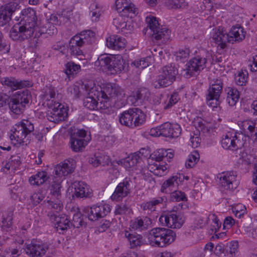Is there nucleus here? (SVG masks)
<instances>
[{"label":"nucleus","mask_w":257,"mask_h":257,"mask_svg":"<svg viewBox=\"0 0 257 257\" xmlns=\"http://www.w3.org/2000/svg\"><path fill=\"white\" fill-rule=\"evenodd\" d=\"M68 93L75 98L86 96L87 94L96 93V86L92 81L76 82L68 89Z\"/></svg>","instance_id":"nucleus-12"},{"label":"nucleus","mask_w":257,"mask_h":257,"mask_svg":"<svg viewBox=\"0 0 257 257\" xmlns=\"http://www.w3.org/2000/svg\"><path fill=\"white\" fill-rule=\"evenodd\" d=\"M248 139L243 133L228 132L222 138V147L227 150L236 151L242 149L247 144Z\"/></svg>","instance_id":"nucleus-5"},{"label":"nucleus","mask_w":257,"mask_h":257,"mask_svg":"<svg viewBox=\"0 0 257 257\" xmlns=\"http://www.w3.org/2000/svg\"><path fill=\"white\" fill-rule=\"evenodd\" d=\"M228 251L232 256H236L238 251V242L237 241H232L228 244Z\"/></svg>","instance_id":"nucleus-61"},{"label":"nucleus","mask_w":257,"mask_h":257,"mask_svg":"<svg viewBox=\"0 0 257 257\" xmlns=\"http://www.w3.org/2000/svg\"><path fill=\"white\" fill-rule=\"evenodd\" d=\"M163 225L172 228H180L184 222L181 214L177 211H170L164 213L159 218Z\"/></svg>","instance_id":"nucleus-15"},{"label":"nucleus","mask_w":257,"mask_h":257,"mask_svg":"<svg viewBox=\"0 0 257 257\" xmlns=\"http://www.w3.org/2000/svg\"><path fill=\"white\" fill-rule=\"evenodd\" d=\"M57 91L55 87L53 86H49L46 88L44 93V99L48 103L50 101H53V103L54 102H57L55 100Z\"/></svg>","instance_id":"nucleus-52"},{"label":"nucleus","mask_w":257,"mask_h":257,"mask_svg":"<svg viewBox=\"0 0 257 257\" xmlns=\"http://www.w3.org/2000/svg\"><path fill=\"white\" fill-rule=\"evenodd\" d=\"M175 80L165 76L162 73L157 78V80L154 82V87L158 88L161 87H167L171 85Z\"/></svg>","instance_id":"nucleus-45"},{"label":"nucleus","mask_w":257,"mask_h":257,"mask_svg":"<svg viewBox=\"0 0 257 257\" xmlns=\"http://www.w3.org/2000/svg\"><path fill=\"white\" fill-rule=\"evenodd\" d=\"M34 33L22 23L15 25L10 30V37L14 41H23L30 38Z\"/></svg>","instance_id":"nucleus-19"},{"label":"nucleus","mask_w":257,"mask_h":257,"mask_svg":"<svg viewBox=\"0 0 257 257\" xmlns=\"http://www.w3.org/2000/svg\"><path fill=\"white\" fill-rule=\"evenodd\" d=\"M115 6L118 12H126L136 14L137 9L130 0H116Z\"/></svg>","instance_id":"nucleus-39"},{"label":"nucleus","mask_w":257,"mask_h":257,"mask_svg":"<svg viewBox=\"0 0 257 257\" xmlns=\"http://www.w3.org/2000/svg\"><path fill=\"white\" fill-rule=\"evenodd\" d=\"M168 153L166 150L161 149L155 151L153 155L152 158L156 159V162L154 163L149 162L148 166V170L153 173L155 175L158 176H164L168 172L167 165H161L159 162L167 157Z\"/></svg>","instance_id":"nucleus-9"},{"label":"nucleus","mask_w":257,"mask_h":257,"mask_svg":"<svg viewBox=\"0 0 257 257\" xmlns=\"http://www.w3.org/2000/svg\"><path fill=\"white\" fill-rule=\"evenodd\" d=\"M190 51L189 48L183 47L180 48L178 51L175 53V56L177 60H180L184 62L189 57Z\"/></svg>","instance_id":"nucleus-51"},{"label":"nucleus","mask_w":257,"mask_h":257,"mask_svg":"<svg viewBox=\"0 0 257 257\" xmlns=\"http://www.w3.org/2000/svg\"><path fill=\"white\" fill-rule=\"evenodd\" d=\"M81 214L78 212L75 213L74 214L72 221L71 222L73 227L79 228L82 226L84 222L83 221V219L81 218Z\"/></svg>","instance_id":"nucleus-58"},{"label":"nucleus","mask_w":257,"mask_h":257,"mask_svg":"<svg viewBox=\"0 0 257 257\" xmlns=\"http://www.w3.org/2000/svg\"><path fill=\"white\" fill-rule=\"evenodd\" d=\"M34 131L33 123L28 119H23L12 128L11 140L15 141L19 144L26 143L29 140L28 137Z\"/></svg>","instance_id":"nucleus-3"},{"label":"nucleus","mask_w":257,"mask_h":257,"mask_svg":"<svg viewBox=\"0 0 257 257\" xmlns=\"http://www.w3.org/2000/svg\"><path fill=\"white\" fill-rule=\"evenodd\" d=\"M50 178L46 171H38L29 178V182L31 185L40 186L43 184Z\"/></svg>","instance_id":"nucleus-40"},{"label":"nucleus","mask_w":257,"mask_h":257,"mask_svg":"<svg viewBox=\"0 0 257 257\" xmlns=\"http://www.w3.org/2000/svg\"><path fill=\"white\" fill-rule=\"evenodd\" d=\"M222 89V82L220 79H213L210 81V86L206 95L207 104L214 109L219 106L220 96Z\"/></svg>","instance_id":"nucleus-7"},{"label":"nucleus","mask_w":257,"mask_h":257,"mask_svg":"<svg viewBox=\"0 0 257 257\" xmlns=\"http://www.w3.org/2000/svg\"><path fill=\"white\" fill-rule=\"evenodd\" d=\"M245 34L246 33L242 27H233L227 33L228 42L231 44L239 43L244 39Z\"/></svg>","instance_id":"nucleus-33"},{"label":"nucleus","mask_w":257,"mask_h":257,"mask_svg":"<svg viewBox=\"0 0 257 257\" xmlns=\"http://www.w3.org/2000/svg\"><path fill=\"white\" fill-rule=\"evenodd\" d=\"M80 48L76 45H72L69 43L68 45V50L71 55L77 57L80 59H84V55Z\"/></svg>","instance_id":"nucleus-50"},{"label":"nucleus","mask_w":257,"mask_h":257,"mask_svg":"<svg viewBox=\"0 0 257 257\" xmlns=\"http://www.w3.org/2000/svg\"><path fill=\"white\" fill-rule=\"evenodd\" d=\"M238 125L242 130L243 135L248 137L257 138V119H246L238 122Z\"/></svg>","instance_id":"nucleus-27"},{"label":"nucleus","mask_w":257,"mask_h":257,"mask_svg":"<svg viewBox=\"0 0 257 257\" xmlns=\"http://www.w3.org/2000/svg\"><path fill=\"white\" fill-rule=\"evenodd\" d=\"M248 66L252 72L257 71V55L252 56L248 61Z\"/></svg>","instance_id":"nucleus-64"},{"label":"nucleus","mask_w":257,"mask_h":257,"mask_svg":"<svg viewBox=\"0 0 257 257\" xmlns=\"http://www.w3.org/2000/svg\"><path fill=\"white\" fill-rule=\"evenodd\" d=\"M81 67L79 65L75 64L72 61L68 62L65 65L64 69L65 73L70 79L73 77L75 74H76L80 70Z\"/></svg>","instance_id":"nucleus-47"},{"label":"nucleus","mask_w":257,"mask_h":257,"mask_svg":"<svg viewBox=\"0 0 257 257\" xmlns=\"http://www.w3.org/2000/svg\"><path fill=\"white\" fill-rule=\"evenodd\" d=\"M48 207L52 210V214H55L54 212L58 213L62 209L63 205L60 198H57L56 200L48 201Z\"/></svg>","instance_id":"nucleus-49"},{"label":"nucleus","mask_w":257,"mask_h":257,"mask_svg":"<svg viewBox=\"0 0 257 257\" xmlns=\"http://www.w3.org/2000/svg\"><path fill=\"white\" fill-rule=\"evenodd\" d=\"M124 62L120 56L114 57L113 56V60H112L110 71H113L117 73L121 71L124 69Z\"/></svg>","instance_id":"nucleus-46"},{"label":"nucleus","mask_w":257,"mask_h":257,"mask_svg":"<svg viewBox=\"0 0 257 257\" xmlns=\"http://www.w3.org/2000/svg\"><path fill=\"white\" fill-rule=\"evenodd\" d=\"M130 211V207L124 204L121 203L115 207L114 213L115 215H123Z\"/></svg>","instance_id":"nucleus-59"},{"label":"nucleus","mask_w":257,"mask_h":257,"mask_svg":"<svg viewBox=\"0 0 257 257\" xmlns=\"http://www.w3.org/2000/svg\"><path fill=\"white\" fill-rule=\"evenodd\" d=\"M208 219L212 220L211 226L213 228L211 229L215 232H217V230L221 227V222L215 214L209 215Z\"/></svg>","instance_id":"nucleus-60"},{"label":"nucleus","mask_w":257,"mask_h":257,"mask_svg":"<svg viewBox=\"0 0 257 257\" xmlns=\"http://www.w3.org/2000/svg\"><path fill=\"white\" fill-rule=\"evenodd\" d=\"M75 192L74 196L77 198L90 197L92 196V190L89 186L83 182H75Z\"/></svg>","instance_id":"nucleus-36"},{"label":"nucleus","mask_w":257,"mask_h":257,"mask_svg":"<svg viewBox=\"0 0 257 257\" xmlns=\"http://www.w3.org/2000/svg\"><path fill=\"white\" fill-rule=\"evenodd\" d=\"M199 155L196 151H194L188 157L185 163V166L187 168H192L198 161Z\"/></svg>","instance_id":"nucleus-54"},{"label":"nucleus","mask_w":257,"mask_h":257,"mask_svg":"<svg viewBox=\"0 0 257 257\" xmlns=\"http://www.w3.org/2000/svg\"><path fill=\"white\" fill-rule=\"evenodd\" d=\"M44 198V196L41 192H35L30 196V199L35 205L38 204Z\"/></svg>","instance_id":"nucleus-62"},{"label":"nucleus","mask_w":257,"mask_h":257,"mask_svg":"<svg viewBox=\"0 0 257 257\" xmlns=\"http://www.w3.org/2000/svg\"><path fill=\"white\" fill-rule=\"evenodd\" d=\"M113 55L108 54L100 55L95 62V66L99 67L102 71H109Z\"/></svg>","instance_id":"nucleus-38"},{"label":"nucleus","mask_w":257,"mask_h":257,"mask_svg":"<svg viewBox=\"0 0 257 257\" xmlns=\"http://www.w3.org/2000/svg\"><path fill=\"white\" fill-rule=\"evenodd\" d=\"M175 232L170 229L156 227L152 229L149 233V239L153 246L164 247L172 243L175 239Z\"/></svg>","instance_id":"nucleus-1"},{"label":"nucleus","mask_w":257,"mask_h":257,"mask_svg":"<svg viewBox=\"0 0 257 257\" xmlns=\"http://www.w3.org/2000/svg\"><path fill=\"white\" fill-rule=\"evenodd\" d=\"M21 20L20 23L27 28L30 29L33 32L38 33L41 22L37 21L36 11L28 7L23 9L21 13Z\"/></svg>","instance_id":"nucleus-10"},{"label":"nucleus","mask_w":257,"mask_h":257,"mask_svg":"<svg viewBox=\"0 0 257 257\" xmlns=\"http://www.w3.org/2000/svg\"><path fill=\"white\" fill-rule=\"evenodd\" d=\"M64 178L61 176H52L49 179V189L51 194L56 198H60L61 195V183Z\"/></svg>","instance_id":"nucleus-34"},{"label":"nucleus","mask_w":257,"mask_h":257,"mask_svg":"<svg viewBox=\"0 0 257 257\" xmlns=\"http://www.w3.org/2000/svg\"><path fill=\"white\" fill-rule=\"evenodd\" d=\"M227 93L226 101L230 106H234L238 102L240 94L238 90L233 87H227L225 89Z\"/></svg>","instance_id":"nucleus-43"},{"label":"nucleus","mask_w":257,"mask_h":257,"mask_svg":"<svg viewBox=\"0 0 257 257\" xmlns=\"http://www.w3.org/2000/svg\"><path fill=\"white\" fill-rule=\"evenodd\" d=\"M141 160L140 153H134L130 155L123 160V165L127 169L133 168L140 163Z\"/></svg>","instance_id":"nucleus-44"},{"label":"nucleus","mask_w":257,"mask_h":257,"mask_svg":"<svg viewBox=\"0 0 257 257\" xmlns=\"http://www.w3.org/2000/svg\"><path fill=\"white\" fill-rule=\"evenodd\" d=\"M162 73L175 80L178 71L175 64L171 63L163 68Z\"/></svg>","instance_id":"nucleus-48"},{"label":"nucleus","mask_w":257,"mask_h":257,"mask_svg":"<svg viewBox=\"0 0 257 257\" xmlns=\"http://www.w3.org/2000/svg\"><path fill=\"white\" fill-rule=\"evenodd\" d=\"M124 237L130 243L131 248H135L140 246L143 243V237L141 235L136 233H131L128 231H125Z\"/></svg>","instance_id":"nucleus-42"},{"label":"nucleus","mask_w":257,"mask_h":257,"mask_svg":"<svg viewBox=\"0 0 257 257\" xmlns=\"http://www.w3.org/2000/svg\"><path fill=\"white\" fill-rule=\"evenodd\" d=\"M30 95L28 90L18 91L10 99L9 105L12 112L16 114L22 113L26 104L29 102Z\"/></svg>","instance_id":"nucleus-8"},{"label":"nucleus","mask_w":257,"mask_h":257,"mask_svg":"<svg viewBox=\"0 0 257 257\" xmlns=\"http://www.w3.org/2000/svg\"><path fill=\"white\" fill-rule=\"evenodd\" d=\"M86 132L84 130H78L71 136V148L75 152L80 151L87 144V142L84 138Z\"/></svg>","instance_id":"nucleus-24"},{"label":"nucleus","mask_w":257,"mask_h":257,"mask_svg":"<svg viewBox=\"0 0 257 257\" xmlns=\"http://www.w3.org/2000/svg\"><path fill=\"white\" fill-rule=\"evenodd\" d=\"M206 62V58L200 56L193 58L187 64V67L183 70L182 74L186 78L192 76L195 72H199L205 67Z\"/></svg>","instance_id":"nucleus-17"},{"label":"nucleus","mask_w":257,"mask_h":257,"mask_svg":"<svg viewBox=\"0 0 257 257\" xmlns=\"http://www.w3.org/2000/svg\"><path fill=\"white\" fill-rule=\"evenodd\" d=\"M164 199L162 197H157L152 198L151 200L144 202L141 204V209L150 214L156 211L158 207L163 204Z\"/></svg>","instance_id":"nucleus-30"},{"label":"nucleus","mask_w":257,"mask_h":257,"mask_svg":"<svg viewBox=\"0 0 257 257\" xmlns=\"http://www.w3.org/2000/svg\"><path fill=\"white\" fill-rule=\"evenodd\" d=\"M0 81L3 85L8 86L15 90L21 89L30 85L29 82L16 79L13 77L1 78Z\"/></svg>","instance_id":"nucleus-32"},{"label":"nucleus","mask_w":257,"mask_h":257,"mask_svg":"<svg viewBox=\"0 0 257 257\" xmlns=\"http://www.w3.org/2000/svg\"><path fill=\"white\" fill-rule=\"evenodd\" d=\"M147 27L152 32V37L154 41H160L165 43L170 39L171 31L167 28H160L158 19L153 16H148L146 18Z\"/></svg>","instance_id":"nucleus-6"},{"label":"nucleus","mask_w":257,"mask_h":257,"mask_svg":"<svg viewBox=\"0 0 257 257\" xmlns=\"http://www.w3.org/2000/svg\"><path fill=\"white\" fill-rule=\"evenodd\" d=\"M184 175L177 174L173 176L164 181L161 186V191L163 193H170L175 189L183 181Z\"/></svg>","instance_id":"nucleus-28"},{"label":"nucleus","mask_w":257,"mask_h":257,"mask_svg":"<svg viewBox=\"0 0 257 257\" xmlns=\"http://www.w3.org/2000/svg\"><path fill=\"white\" fill-rule=\"evenodd\" d=\"M126 41L125 39L117 35H112L106 39V45L111 49L119 50L124 48Z\"/></svg>","instance_id":"nucleus-37"},{"label":"nucleus","mask_w":257,"mask_h":257,"mask_svg":"<svg viewBox=\"0 0 257 257\" xmlns=\"http://www.w3.org/2000/svg\"><path fill=\"white\" fill-rule=\"evenodd\" d=\"M244 231L249 237L255 238L257 237V229L251 226H244Z\"/></svg>","instance_id":"nucleus-63"},{"label":"nucleus","mask_w":257,"mask_h":257,"mask_svg":"<svg viewBox=\"0 0 257 257\" xmlns=\"http://www.w3.org/2000/svg\"><path fill=\"white\" fill-rule=\"evenodd\" d=\"M151 223L152 220L149 217H138L131 221L130 226L134 230L141 231L148 229Z\"/></svg>","instance_id":"nucleus-35"},{"label":"nucleus","mask_w":257,"mask_h":257,"mask_svg":"<svg viewBox=\"0 0 257 257\" xmlns=\"http://www.w3.org/2000/svg\"><path fill=\"white\" fill-rule=\"evenodd\" d=\"M167 5L172 9L183 8L186 6L185 0H168Z\"/></svg>","instance_id":"nucleus-57"},{"label":"nucleus","mask_w":257,"mask_h":257,"mask_svg":"<svg viewBox=\"0 0 257 257\" xmlns=\"http://www.w3.org/2000/svg\"><path fill=\"white\" fill-rule=\"evenodd\" d=\"M212 40L218 46L223 49L226 47L228 37L227 34L222 29H214L211 34Z\"/></svg>","instance_id":"nucleus-31"},{"label":"nucleus","mask_w":257,"mask_h":257,"mask_svg":"<svg viewBox=\"0 0 257 257\" xmlns=\"http://www.w3.org/2000/svg\"><path fill=\"white\" fill-rule=\"evenodd\" d=\"M47 105L50 110H49L47 114V119L51 122L59 123L62 121L67 116V110L58 102L50 101L47 103Z\"/></svg>","instance_id":"nucleus-11"},{"label":"nucleus","mask_w":257,"mask_h":257,"mask_svg":"<svg viewBox=\"0 0 257 257\" xmlns=\"http://www.w3.org/2000/svg\"><path fill=\"white\" fill-rule=\"evenodd\" d=\"M221 188L226 190L235 189L239 184L237 172L234 171L223 172L217 176Z\"/></svg>","instance_id":"nucleus-13"},{"label":"nucleus","mask_w":257,"mask_h":257,"mask_svg":"<svg viewBox=\"0 0 257 257\" xmlns=\"http://www.w3.org/2000/svg\"><path fill=\"white\" fill-rule=\"evenodd\" d=\"M133 188V182L131 178L126 177L118 183L111 196L112 200L119 201L129 194Z\"/></svg>","instance_id":"nucleus-16"},{"label":"nucleus","mask_w":257,"mask_h":257,"mask_svg":"<svg viewBox=\"0 0 257 257\" xmlns=\"http://www.w3.org/2000/svg\"><path fill=\"white\" fill-rule=\"evenodd\" d=\"M180 100L178 93L173 92L169 97V99L165 102L164 106V109L171 108L173 105L175 104Z\"/></svg>","instance_id":"nucleus-55"},{"label":"nucleus","mask_w":257,"mask_h":257,"mask_svg":"<svg viewBox=\"0 0 257 257\" xmlns=\"http://www.w3.org/2000/svg\"><path fill=\"white\" fill-rule=\"evenodd\" d=\"M75 168L74 160L67 159L57 165L54 170V176L64 177L73 172Z\"/></svg>","instance_id":"nucleus-25"},{"label":"nucleus","mask_w":257,"mask_h":257,"mask_svg":"<svg viewBox=\"0 0 257 257\" xmlns=\"http://www.w3.org/2000/svg\"><path fill=\"white\" fill-rule=\"evenodd\" d=\"M110 211L108 204H99L93 205L90 208L88 214V218L91 221H95L105 217Z\"/></svg>","instance_id":"nucleus-26"},{"label":"nucleus","mask_w":257,"mask_h":257,"mask_svg":"<svg viewBox=\"0 0 257 257\" xmlns=\"http://www.w3.org/2000/svg\"><path fill=\"white\" fill-rule=\"evenodd\" d=\"M48 216L60 233H63L65 231L72 227V224L70 219L65 214L57 215L55 214H52L51 213H49Z\"/></svg>","instance_id":"nucleus-21"},{"label":"nucleus","mask_w":257,"mask_h":257,"mask_svg":"<svg viewBox=\"0 0 257 257\" xmlns=\"http://www.w3.org/2000/svg\"><path fill=\"white\" fill-rule=\"evenodd\" d=\"M100 92L96 89V93L87 94L83 100L84 107L91 110L105 109L110 105L106 101H104L100 97Z\"/></svg>","instance_id":"nucleus-14"},{"label":"nucleus","mask_w":257,"mask_h":257,"mask_svg":"<svg viewBox=\"0 0 257 257\" xmlns=\"http://www.w3.org/2000/svg\"><path fill=\"white\" fill-rule=\"evenodd\" d=\"M148 94L147 89L140 88L133 92L132 96H130L131 100L135 105H138L147 98Z\"/></svg>","instance_id":"nucleus-41"},{"label":"nucleus","mask_w":257,"mask_h":257,"mask_svg":"<svg viewBox=\"0 0 257 257\" xmlns=\"http://www.w3.org/2000/svg\"><path fill=\"white\" fill-rule=\"evenodd\" d=\"M162 136L175 138L178 137L181 133V128L178 123L165 122L161 125Z\"/></svg>","instance_id":"nucleus-29"},{"label":"nucleus","mask_w":257,"mask_h":257,"mask_svg":"<svg viewBox=\"0 0 257 257\" xmlns=\"http://www.w3.org/2000/svg\"><path fill=\"white\" fill-rule=\"evenodd\" d=\"M101 98L106 101L110 100L117 107H121L125 104V96L124 91L119 86L115 83H107L103 90L100 92Z\"/></svg>","instance_id":"nucleus-2"},{"label":"nucleus","mask_w":257,"mask_h":257,"mask_svg":"<svg viewBox=\"0 0 257 257\" xmlns=\"http://www.w3.org/2000/svg\"><path fill=\"white\" fill-rule=\"evenodd\" d=\"M94 36L95 33L92 31H84L73 36L69 43L82 47L85 45L91 43L94 40Z\"/></svg>","instance_id":"nucleus-22"},{"label":"nucleus","mask_w":257,"mask_h":257,"mask_svg":"<svg viewBox=\"0 0 257 257\" xmlns=\"http://www.w3.org/2000/svg\"><path fill=\"white\" fill-rule=\"evenodd\" d=\"M248 78V73L247 71L241 70L235 75V80L236 83L239 86L245 85Z\"/></svg>","instance_id":"nucleus-53"},{"label":"nucleus","mask_w":257,"mask_h":257,"mask_svg":"<svg viewBox=\"0 0 257 257\" xmlns=\"http://www.w3.org/2000/svg\"><path fill=\"white\" fill-rule=\"evenodd\" d=\"M48 246L40 242L33 241L27 244L26 247V252L30 257H42L46 253Z\"/></svg>","instance_id":"nucleus-23"},{"label":"nucleus","mask_w":257,"mask_h":257,"mask_svg":"<svg viewBox=\"0 0 257 257\" xmlns=\"http://www.w3.org/2000/svg\"><path fill=\"white\" fill-rule=\"evenodd\" d=\"M20 7L17 2H11L0 7V27L8 24L11 20L13 14Z\"/></svg>","instance_id":"nucleus-18"},{"label":"nucleus","mask_w":257,"mask_h":257,"mask_svg":"<svg viewBox=\"0 0 257 257\" xmlns=\"http://www.w3.org/2000/svg\"><path fill=\"white\" fill-rule=\"evenodd\" d=\"M46 21L48 27L40 25L38 33L40 34L47 33L49 35L56 34L57 30L54 25H60L62 21H64V19L63 16H60V15H59L58 16L56 15L52 14L47 18Z\"/></svg>","instance_id":"nucleus-20"},{"label":"nucleus","mask_w":257,"mask_h":257,"mask_svg":"<svg viewBox=\"0 0 257 257\" xmlns=\"http://www.w3.org/2000/svg\"><path fill=\"white\" fill-rule=\"evenodd\" d=\"M145 120V114L138 108L124 111L119 117V121L121 124L132 128L143 124Z\"/></svg>","instance_id":"nucleus-4"},{"label":"nucleus","mask_w":257,"mask_h":257,"mask_svg":"<svg viewBox=\"0 0 257 257\" xmlns=\"http://www.w3.org/2000/svg\"><path fill=\"white\" fill-rule=\"evenodd\" d=\"M170 198L173 201H187L185 193L181 191L174 190L170 194Z\"/></svg>","instance_id":"nucleus-56"}]
</instances>
